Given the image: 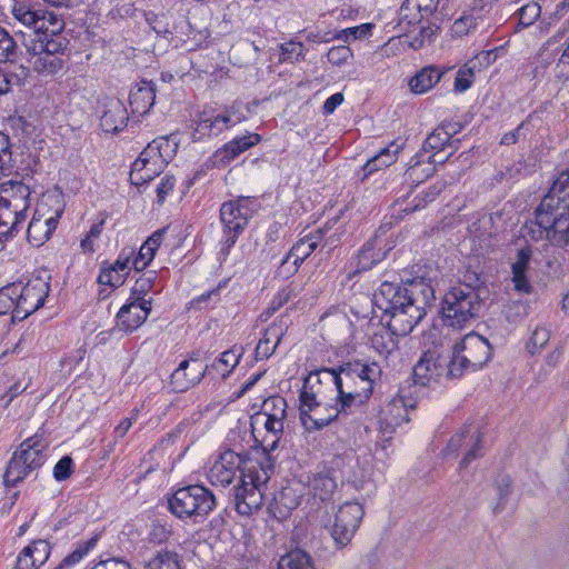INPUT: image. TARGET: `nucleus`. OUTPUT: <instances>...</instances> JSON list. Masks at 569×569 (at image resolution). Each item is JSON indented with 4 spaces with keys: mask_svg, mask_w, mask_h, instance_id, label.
<instances>
[{
    "mask_svg": "<svg viewBox=\"0 0 569 569\" xmlns=\"http://www.w3.org/2000/svg\"><path fill=\"white\" fill-rule=\"evenodd\" d=\"M439 27L436 24H429L427 27H422L418 34L413 36L409 41L408 46L413 49L418 50L421 49L426 42L430 43L432 42V38L436 36Z\"/></svg>",
    "mask_w": 569,
    "mask_h": 569,
    "instance_id": "6e6d98bb",
    "label": "nucleus"
},
{
    "mask_svg": "<svg viewBox=\"0 0 569 569\" xmlns=\"http://www.w3.org/2000/svg\"><path fill=\"white\" fill-rule=\"evenodd\" d=\"M144 569H181L180 557L174 551L160 550L146 563Z\"/></svg>",
    "mask_w": 569,
    "mask_h": 569,
    "instance_id": "58836bf2",
    "label": "nucleus"
},
{
    "mask_svg": "<svg viewBox=\"0 0 569 569\" xmlns=\"http://www.w3.org/2000/svg\"><path fill=\"white\" fill-rule=\"evenodd\" d=\"M91 569H132L131 565L120 558H110L99 561Z\"/></svg>",
    "mask_w": 569,
    "mask_h": 569,
    "instance_id": "774afa93",
    "label": "nucleus"
},
{
    "mask_svg": "<svg viewBox=\"0 0 569 569\" xmlns=\"http://www.w3.org/2000/svg\"><path fill=\"white\" fill-rule=\"evenodd\" d=\"M240 472L234 487V506L238 513L249 516L261 508L268 482L273 472V461L266 455L244 457L232 450L222 452L208 472L213 486L227 487Z\"/></svg>",
    "mask_w": 569,
    "mask_h": 569,
    "instance_id": "f257e3e1",
    "label": "nucleus"
},
{
    "mask_svg": "<svg viewBox=\"0 0 569 569\" xmlns=\"http://www.w3.org/2000/svg\"><path fill=\"white\" fill-rule=\"evenodd\" d=\"M541 1V3L529 2L518 10L519 23L522 27L531 26L540 17L542 9L548 10L551 0Z\"/></svg>",
    "mask_w": 569,
    "mask_h": 569,
    "instance_id": "ea45409f",
    "label": "nucleus"
},
{
    "mask_svg": "<svg viewBox=\"0 0 569 569\" xmlns=\"http://www.w3.org/2000/svg\"><path fill=\"white\" fill-rule=\"evenodd\" d=\"M498 503L495 506V512H501L506 501L512 491V481L508 476H501L497 480Z\"/></svg>",
    "mask_w": 569,
    "mask_h": 569,
    "instance_id": "13d9d810",
    "label": "nucleus"
},
{
    "mask_svg": "<svg viewBox=\"0 0 569 569\" xmlns=\"http://www.w3.org/2000/svg\"><path fill=\"white\" fill-rule=\"evenodd\" d=\"M423 18L427 17L416 8H411L410 4H408V0H405L399 12V26H415Z\"/></svg>",
    "mask_w": 569,
    "mask_h": 569,
    "instance_id": "4d7b16f0",
    "label": "nucleus"
},
{
    "mask_svg": "<svg viewBox=\"0 0 569 569\" xmlns=\"http://www.w3.org/2000/svg\"><path fill=\"white\" fill-rule=\"evenodd\" d=\"M150 310L151 302L140 298L122 306L117 315L119 328L128 332L136 330L147 320Z\"/></svg>",
    "mask_w": 569,
    "mask_h": 569,
    "instance_id": "f3484780",
    "label": "nucleus"
},
{
    "mask_svg": "<svg viewBox=\"0 0 569 569\" xmlns=\"http://www.w3.org/2000/svg\"><path fill=\"white\" fill-rule=\"evenodd\" d=\"M446 366L443 371V377L446 378H459L462 376L463 371L468 368V363H462L461 351L458 350L457 345L452 348V356L445 355Z\"/></svg>",
    "mask_w": 569,
    "mask_h": 569,
    "instance_id": "79ce46f5",
    "label": "nucleus"
},
{
    "mask_svg": "<svg viewBox=\"0 0 569 569\" xmlns=\"http://www.w3.org/2000/svg\"><path fill=\"white\" fill-rule=\"evenodd\" d=\"M302 499V488L300 485H289L283 487L274 497L272 509L279 517L284 518L292 510L297 509Z\"/></svg>",
    "mask_w": 569,
    "mask_h": 569,
    "instance_id": "b1692460",
    "label": "nucleus"
},
{
    "mask_svg": "<svg viewBox=\"0 0 569 569\" xmlns=\"http://www.w3.org/2000/svg\"><path fill=\"white\" fill-rule=\"evenodd\" d=\"M347 370L351 371V369H355L356 366L359 369V379L367 380L370 382V385L375 386V383L381 378L382 369L379 363L377 362H361V361H353V362H347L342 365Z\"/></svg>",
    "mask_w": 569,
    "mask_h": 569,
    "instance_id": "a19ab883",
    "label": "nucleus"
},
{
    "mask_svg": "<svg viewBox=\"0 0 569 569\" xmlns=\"http://www.w3.org/2000/svg\"><path fill=\"white\" fill-rule=\"evenodd\" d=\"M284 330L281 326H277L276 323L268 327L264 331L263 337L260 339L256 347V359H268L273 355L276 348L280 343Z\"/></svg>",
    "mask_w": 569,
    "mask_h": 569,
    "instance_id": "473e14b6",
    "label": "nucleus"
},
{
    "mask_svg": "<svg viewBox=\"0 0 569 569\" xmlns=\"http://www.w3.org/2000/svg\"><path fill=\"white\" fill-rule=\"evenodd\" d=\"M66 46L64 38L60 37L59 33H48V30L42 31L26 43L28 53L46 52L50 56H60Z\"/></svg>",
    "mask_w": 569,
    "mask_h": 569,
    "instance_id": "4be33fe9",
    "label": "nucleus"
},
{
    "mask_svg": "<svg viewBox=\"0 0 569 569\" xmlns=\"http://www.w3.org/2000/svg\"><path fill=\"white\" fill-rule=\"evenodd\" d=\"M278 569H315L311 557L301 549H295L282 556L278 562Z\"/></svg>",
    "mask_w": 569,
    "mask_h": 569,
    "instance_id": "4c0bfd02",
    "label": "nucleus"
},
{
    "mask_svg": "<svg viewBox=\"0 0 569 569\" xmlns=\"http://www.w3.org/2000/svg\"><path fill=\"white\" fill-rule=\"evenodd\" d=\"M29 76V68L0 63V96L8 93L13 87L22 84Z\"/></svg>",
    "mask_w": 569,
    "mask_h": 569,
    "instance_id": "c85d7f7f",
    "label": "nucleus"
},
{
    "mask_svg": "<svg viewBox=\"0 0 569 569\" xmlns=\"http://www.w3.org/2000/svg\"><path fill=\"white\" fill-rule=\"evenodd\" d=\"M58 217L41 219L33 217L28 224L27 239L34 247L42 246L54 231L58 224Z\"/></svg>",
    "mask_w": 569,
    "mask_h": 569,
    "instance_id": "a878e982",
    "label": "nucleus"
},
{
    "mask_svg": "<svg viewBox=\"0 0 569 569\" xmlns=\"http://www.w3.org/2000/svg\"><path fill=\"white\" fill-rule=\"evenodd\" d=\"M538 226L559 246H569V168L553 181L536 209Z\"/></svg>",
    "mask_w": 569,
    "mask_h": 569,
    "instance_id": "7ed1b4c3",
    "label": "nucleus"
},
{
    "mask_svg": "<svg viewBox=\"0 0 569 569\" xmlns=\"http://www.w3.org/2000/svg\"><path fill=\"white\" fill-rule=\"evenodd\" d=\"M480 309V298L471 286L451 288L442 299L441 315L447 326L463 328Z\"/></svg>",
    "mask_w": 569,
    "mask_h": 569,
    "instance_id": "39448f33",
    "label": "nucleus"
},
{
    "mask_svg": "<svg viewBox=\"0 0 569 569\" xmlns=\"http://www.w3.org/2000/svg\"><path fill=\"white\" fill-rule=\"evenodd\" d=\"M408 409H415V402L406 401L402 396H397L390 400L387 407L390 421L387 418L379 421V433L383 437V442L391 439L396 426L409 421Z\"/></svg>",
    "mask_w": 569,
    "mask_h": 569,
    "instance_id": "dca6fc26",
    "label": "nucleus"
},
{
    "mask_svg": "<svg viewBox=\"0 0 569 569\" xmlns=\"http://www.w3.org/2000/svg\"><path fill=\"white\" fill-rule=\"evenodd\" d=\"M300 407H299V416L300 420L302 421L308 415H310L315 408H318L323 402L318 401L316 398V395L312 392H309L307 390H302L300 392Z\"/></svg>",
    "mask_w": 569,
    "mask_h": 569,
    "instance_id": "bf43d9fd",
    "label": "nucleus"
},
{
    "mask_svg": "<svg viewBox=\"0 0 569 569\" xmlns=\"http://www.w3.org/2000/svg\"><path fill=\"white\" fill-rule=\"evenodd\" d=\"M365 511L359 502H345L336 511L333 519L323 520L326 527H330V533L336 545L346 547L358 530Z\"/></svg>",
    "mask_w": 569,
    "mask_h": 569,
    "instance_id": "6e6552de",
    "label": "nucleus"
},
{
    "mask_svg": "<svg viewBox=\"0 0 569 569\" xmlns=\"http://www.w3.org/2000/svg\"><path fill=\"white\" fill-rule=\"evenodd\" d=\"M338 219H333L328 221L325 227L319 228L316 232H311L300 239L289 251L287 258L283 260L286 263L288 260L292 259V263L296 269L298 266L305 261L319 246V241L323 239L325 234L331 229V223H336Z\"/></svg>",
    "mask_w": 569,
    "mask_h": 569,
    "instance_id": "a211bd4d",
    "label": "nucleus"
},
{
    "mask_svg": "<svg viewBox=\"0 0 569 569\" xmlns=\"http://www.w3.org/2000/svg\"><path fill=\"white\" fill-rule=\"evenodd\" d=\"M126 273H121L119 271L112 270L109 267H102L100 274L98 277V281L101 284L110 286V287H119L124 282Z\"/></svg>",
    "mask_w": 569,
    "mask_h": 569,
    "instance_id": "052dcab7",
    "label": "nucleus"
},
{
    "mask_svg": "<svg viewBox=\"0 0 569 569\" xmlns=\"http://www.w3.org/2000/svg\"><path fill=\"white\" fill-rule=\"evenodd\" d=\"M239 357L233 350H227L209 368L217 370L224 378L238 365Z\"/></svg>",
    "mask_w": 569,
    "mask_h": 569,
    "instance_id": "de8ad7c7",
    "label": "nucleus"
},
{
    "mask_svg": "<svg viewBox=\"0 0 569 569\" xmlns=\"http://www.w3.org/2000/svg\"><path fill=\"white\" fill-rule=\"evenodd\" d=\"M154 254H156V252L150 247H148L147 244L143 243L139 250L138 256L134 258V260L132 262L133 268L137 271H141V270L146 269L149 266V263L152 261Z\"/></svg>",
    "mask_w": 569,
    "mask_h": 569,
    "instance_id": "338daca9",
    "label": "nucleus"
},
{
    "mask_svg": "<svg viewBox=\"0 0 569 569\" xmlns=\"http://www.w3.org/2000/svg\"><path fill=\"white\" fill-rule=\"evenodd\" d=\"M338 482L329 471L319 472L312 476L308 482V490L310 498L307 503L310 506V511L319 512L322 506L326 508L331 501Z\"/></svg>",
    "mask_w": 569,
    "mask_h": 569,
    "instance_id": "f8f14e48",
    "label": "nucleus"
},
{
    "mask_svg": "<svg viewBox=\"0 0 569 569\" xmlns=\"http://www.w3.org/2000/svg\"><path fill=\"white\" fill-rule=\"evenodd\" d=\"M243 119V114L238 113L234 106L224 108L220 113H216L213 110H203L199 116L194 132L200 137L218 136Z\"/></svg>",
    "mask_w": 569,
    "mask_h": 569,
    "instance_id": "9b49d317",
    "label": "nucleus"
},
{
    "mask_svg": "<svg viewBox=\"0 0 569 569\" xmlns=\"http://www.w3.org/2000/svg\"><path fill=\"white\" fill-rule=\"evenodd\" d=\"M29 64L39 74L53 76L63 68V60L60 56H50L46 52L29 53Z\"/></svg>",
    "mask_w": 569,
    "mask_h": 569,
    "instance_id": "f704fd0d",
    "label": "nucleus"
},
{
    "mask_svg": "<svg viewBox=\"0 0 569 569\" xmlns=\"http://www.w3.org/2000/svg\"><path fill=\"white\" fill-rule=\"evenodd\" d=\"M262 421L266 433H282L283 421L274 417L266 416V413H258L254 418V422Z\"/></svg>",
    "mask_w": 569,
    "mask_h": 569,
    "instance_id": "69168bd1",
    "label": "nucleus"
},
{
    "mask_svg": "<svg viewBox=\"0 0 569 569\" xmlns=\"http://www.w3.org/2000/svg\"><path fill=\"white\" fill-rule=\"evenodd\" d=\"M127 120V109L118 101L103 112L100 126L106 132L117 133L126 127Z\"/></svg>",
    "mask_w": 569,
    "mask_h": 569,
    "instance_id": "2f4dec72",
    "label": "nucleus"
},
{
    "mask_svg": "<svg viewBox=\"0 0 569 569\" xmlns=\"http://www.w3.org/2000/svg\"><path fill=\"white\" fill-rule=\"evenodd\" d=\"M359 368L356 366L351 371L343 366L339 370L326 369L323 372L330 375L339 393V405L342 410L347 408H361L372 396L373 386L366 379H359Z\"/></svg>",
    "mask_w": 569,
    "mask_h": 569,
    "instance_id": "0eeeda50",
    "label": "nucleus"
},
{
    "mask_svg": "<svg viewBox=\"0 0 569 569\" xmlns=\"http://www.w3.org/2000/svg\"><path fill=\"white\" fill-rule=\"evenodd\" d=\"M50 556L48 541L39 539L24 547L18 556L16 569H38Z\"/></svg>",
    "mask_w": 569,
    "mask_h": 569,
    "instance_id": "aec40b11",
    "label": "nucleus"
},
{
    "mask_svg": "<svg viewBox=\"0 0 569 569\" xmlns=\"http://www.w3.org/2000/svg\"><path fill=\"white\" fill-rule=\"evenodd\" d=\"M433 300L435 290L423 280H412L405 287L385 281L373 295L381 321L399 333H410Z\"/></svg>",
    "mask_w": 569,
    "mask_h": 569,
    "instance_id": "f03ea898",
    "label": "nucleus"
},
{
    "mask_svg": "<svg viewBox=\"0 0 569 569\" xmlns=\"http://www.w3.org/2000/svg\"><path fill=\"white\" fill-rule=\"evenodd\" d=\"M475 68L476 62L471 60L459 69L455 80V89L457 91L462 92L471 87L475 77Z\"/></svg>",
    "mask_w": 569,
    "mask_h": 569,
    "instance_id": "09e8293b",
    "label": "nucleus"
},
{
    "mask_svg": "<svg viewBox=\"0 0 569 569\" xmlns=\"http://www.w3.org/2000/svg\"><path fill=\"white\" fill-rule=\"evenodd\" d=\"M260 141L258 133H251L248 136L239 137L230 142L226 143L223 148L218 151V156L222 160L230 161L234 159L241 152L248 150Z\"/></svg>",
    "mask_w": 569,
    "mask_h": 569,
    "instance_id": "c9c22d12",
    "label": "nucleus"
},
{
    "mask_svg": "<svg viewBox=\"0 0 569 569\" xmlns=\"http://www.w3.org/2000/svg\"><path fill=\"white\" fill-rule=\"evenodd\" d=\"M99 538L100 533H97L89 540L79 543L76 550L62 560L58 569H63L79 562L97 545Z\"/></svg>",
    "mask_w": 569,
    "mask_h": 569,
    "instance_id": "37998d69",
    "label": "nucleus"
},
{
    "mask_svg": "<svg viewBox=\"0 0 569 569\" xmlns=\"http://www.w3.org/2000/svg\"><path fill=\"white\" fill-rule=\"evenodd\" d=\"M154 142L156 141L149 143L132 163L130 172V181L132 184L141 186L149 182L158 174L157 164L161 161V154L158 152L159 147L154 146Z\"/></svg>",
    "mask_w": 569,
    "mask_h": 569,
    "instance_id": "2eb2a0df",
    "label": "nucleus"
},
{
    "mask_svg": "<svg viewBox=\"0 0 569 569\" xmlns=\"http://www.w3.org/2000/svg\"><path fill=\"white\" fill-rule=\"evenodd\" d=\"M156 101V84L141 81L130 91L129 104L132 113L143 116L149 112Z\"/></svg>",
    "mask_w": 569,
    "mask_h": 569,
    "instance_id": "5701e85b",
    "label": "nucleus"
},
{
    "mask_svg": "<svg viewBox=\"0 0 569 569\" xmlns=\"http://www.w3.org/2000/svg\"><path fill=\"white\" fill-rule=\"evenodd\" d=\"M263 411L261 413H266V416L274 417L276 420H284L287 412V401L284 398L280 396H273L264 400L263 402Z\"/></svg>",
    "mask_w": 569,
    "mask_h": 569,
    "instance_id": "a18cd8bd",
    "label": "nucleus"
},
{
    "mask_svg": "<svg viewBox=\"0 0 569 569\" xmlns=\"http://www.w3.org/2000/svg\"><path fill=\"white\" fill-rule=\"evenodd\" d=\"M408 333H399L389 326H385L371 337L372 348L386 358L398 348V337Z\"/></svg>",
    "mask_w": 569,
    "mask_h": 569,
    "instance_id": "7c9ffc66",
    "label": "nucleus"
},
{
    "mask_svg": "<svg viewBox=\"0 0 569 569\" xmlns=\"http://www.w3.org/2000/svg\"><path fill=\"white\" fill-rule=\"evenodd\" d=\"M47 447L48 443L38 435L22 441L7 466L3 475L4 485L13 487L38 470L46 461Z\"/></svg>",
    "mask_w": 569,
    "mask_h": 569,
    "instance_id": "20e7f679",
    "label": "nucleus"
},
{
    "mask_svg": "<svg viewBox=\"0 0 569 569\" xmlns=\"http://www.w3.org/2000/svg\"><path fill=\"white\" fill-rule=\"evenodd\" d=\"M403 142L392 141L388 147L381 149L375 157L369 159L363 166L365 177L372 172L392 164L399 151L402 149Z\"/></svg>",
    "mask_w": 569,
    "mask_h": 569,
    "instance_id": "c756f323",
    "label": "nucleus"
},
{
    "mask_svg": "<svg viewBox=\"0 0 569 569\" xmlns=\"http://www.w3.org/2000/svg\"><path fill=\"white\" fill-rule=\"evenodd\" d=\"M280 61H300L305 59V47L301 42L289 41L280 46Z\"/></svg>",
    "mask_w": 569,
    "mask_h": 569,
    "instance_id": "603ef678",
    "label": "nucleus"
},
{
    "mask_svg": "<svg viewBox=\"0 0 569 569\" xmlns=\"http://www.w3.org/2000/svg\"><path fill=\"white\" fill-rule=\"evenodd\" d=\"M451 139V132L446 127L436 128L423 143L425 150H441Z\"/></svg>",
    "mask_w": 569,
    "mask_h": 569,
    "instance_id": "49530a36",
    "label": "nucleus"
},
{
    "mask_svg": "<svg viewBox=\"0 0 569 569\" xmlns=\"http://www.w3.org/2000/svg\"><path fill=\"white\" fill-rule=\"evenodd\" d=\"M26 218V214L18 212L0 199V240L18 232Z\"/></svg>",
    "mask_w": 569,
    "mask_h": 569,
    "instance_id": "cd10ccee",
    "label": "nucleus"
},
{
    "mask_svg": "<svg viewBox=\"0 0 569 569\" xmlns=\"http://www.w3.org/2000/svg\"><path fill=\"white\" fill-rule=\"evenodd\" d=\"M443 72L435 67L423 68L409 82L411 91L415 93H425L433 88L441 79Z\"/></svg>",
    "mask_w": 569,
    "mask_h": 569,
    "instance_id": "e433bc0d",
    "label": "nucleus"
},
{
    "mask_svg": "<svg viewBox=\"0 0 569 569\" xmlns=\"http://www.w3.org/2000/svg\"><path fill=\"white\" fill-rule=\"evenodd\" d=\"M18 57V47L13 38L0 27V62H13Z\"/></svg>",
    "mask_w": 569,
    "mask_h": 569,
    "instance_id": "c03bdc74",
    "label": "nucleus"
},
{
    "mask_svg": "<svg viewBox=\"0 0 569 569\" xmlns=\"http://www.w3.org/2000/svg\"><path fill=\"white\" fill-rule=\"evenodd\" d=\"M14 287L13 296L17 309L12 322L22 321L41 308L49 292V284L40 278L26 284L14 283Z\"/></svg>",
    "mask_w": 569,
    "mask_h": 569,
    "instance_id": "9d476101",
    "label": "nucleus"
},
{
    "mask_svg": "<svg viewBox=\"0 0 569 569\" xmlns=\"http://www.w3.org/2000/svg\"><path fill=\"white\" fill-rule=\"evenodd\" d=\"M466 445H471V447L460 462L461 468H466L471 461L480 456L479 451L482 448V437L479 430L471 431Z\"/></svg>",
    "mask_w": 569,
    "mask_h": 569,
    "instance_id": "3c124183",
    "label": "nucleus"
},
{
    "mask_svg": "<svg viewBox=\"0 0 569 569\" xmlns=\"http://www.w3.org/2000/svg\"><path fill=\"white\" fill-rule=\"evenodd\" d=\"M456 345L461 351L462 363H468L473 370L482 368L491 357L489 341L477 333L467 335Z\"/></svg>",
    "mask_w": 569,
    "mask_h": 569,
    "instance_id": "ddd939ff",
    "label": "nucleus"
},
{
    "mask_svg": "<svg viewBox=\"0 0 569 569\" xmlns=\"http://www.w3.org/2000/svg\"><path fill=\"white\" fill-rule=\"evenodd\" d=\"M345 410L339 409L337 406L322 403L318 408L308 415L301 423L308 431L319 430L331 423L339 417Z\"/></svg>",
    "mask_w": 569,
    "mask_h": 569,
    "instance_id": "393cba45",
    "label": "nucleus"
},
{
    "mask_svg": "<svg viewBox=\"0 0 569 569\" xmlns=\"http://www.w3.org/2000/svg\"><path fill=\"white\" fill-rule=\"evenodd\" d=\"M14 283L4 286L0 289V316H4L11 313V319L13 318V313L16 308L14 302Z\"/></svg>",
    "mask_w": 569,
    "mask_h": 569,
    "instance_id": "5fc2aeb1",
    "label": "nucleus"
},
{
    "mask_svg": "<svg viewBox=\"0 0 569 569\" xmlns=\"http://www.w3.org/2000/svg\"><path fill=\"white\" fill-rule=\"evenodd\" d=\"M352 58V51L347 46H337L327 52V59L335 66H341Z\"/></svg>",
    "mask_w": 569,
    "mask_h": 569,
    "instance_id": "680f3d73",
    "label": "nucleus"
},
{
    "mask_svg": "<svg viewBox=\"0 0 569 569\" xmlns=\"http://www.w3.org/2000/svg\"><path fill=\"white\" fill-rule=\"evenodd\" d=\"M383 254L373 251V242H367L358 254V268L361 270L370 269L376 262L382 259Z\"/></svg>",
    "mask_w": 569,
    "mask_h": 569,
    "instance_id": "864d4df0",
    "label": "nucleus"
},
{
    "mask_svg": "<svg viewBox=\"0 0 569 569\" xmlns=\"http://www.w3.org/2000/svg\"><path fill=\"white\" fill-rule=\"evenodd\" d=\"M31 190L22 181H7L0 184V199L8 206L27 216L31 203Z\"/></svg>",
    "mask_w": 569,
    "mask_h": 569,
    "instance_id": "6ab92c4d",
    "label": "nucleus"
},
{
    "mask_svg": "<svg viewBox=\"0 0 569 569\" xmlns=\"http://www.w3.org/2000/svg\"><path fill=\"white\" fill-rule=\"evenodd\" d=\"M446 358L438 349H429L422 353L413 367V380L416 385L427 386L432 380L443 377Z\"/></svg>",
    "mask_w": 569,
    "mask_h": 569,
    "instance_id": "4468645a",
    "label": "nucleus"
},
{
    "mask_svg": "<svg viewBox=\"0 0 569 569\" xmlns=\"http://www.w3.org/2000/svg\"><path fill=\"white\" fill-rule=\"evenodd\" d=\"M550 338L549 330L543 327H537L530 338L528 343V349L531 353H535L537 350L541 349Z\"/></svg>",
    "mask_w": 569,
    "mask_h": 569,
    "instance_id": "e2e57ef3",
    "label": "nucleus"
},
{
    "mask_svg": "<svg viewBox=\"0 0 569 569\" xmlns=\"http://www.w3.org/2000/svg\"><path fill=\"white\" fill-rule=\"evenodd\" d=\"M73 461L69 456L62 457L53 468V476L56 480L62 481L72 475Z\"/></svg>",
    "mask_w": 569,
    "mask_h": 569,
    "instance_id": "0e129e2a",
    "label": "nucleus"
},
{
    "mask_svg": "<svg viewBox=\"0 0 569 569\" xmlns=\"http://www.w3.org/2000/svg\"><path fill=\"white\" fill-rule=\"evenodd\" d=\"M253 201L248 197H239L236 200L224 202L220 209V218L227 232L223 250L228 251L237 241L238 234L248 224L252 209L249 204Z\"/></svg>",
    "mask_w": 569,
    "mask_h": 569,
    "instance_id": "1a4fd4ad",
    "label": "nucleus"
},
{
    "mask_svg": "<svg viewBox=\"0 0 569 569\" xmlns=\"http://www.w3.org/2000/svg\"><path fill=\"white\" fill-rule=\"evenodd\" d=\"M189 366L190 361L183 360L171 373L170 386L174 392H184L198 385L202 380L206 371L209 370V366H206L203 369L192 367L190 372H187Z\"/></svg>",
    "mask_w": 569,
    "mask_h": 569,
    "instance_id": "412c9836",
    "label": "nucleus"
},
{
    "mask_svg": "<svg viewBox=\"0 0 569 569\" xmlns=\"http://www.w3.org/2000/svg\"><path fill=\"white\" fill-rule=\"evenodd\" d=\"M531 253L529 248H521L518 250L516 261L511 266L515 289L525 293H530L531 291V286L526 276L531 260Z\"/></svg>",
    "mask_w": 569,
    "mask_h": 569,
    "instance_id": "bb28decb",
    "label": "nucleus"
},
{
    "mask_svg": "<svg viewBox=\"0 0 569 569\" xmlns=\"http://www.w3.org/2000/svg\"><path fill=\"white\" fill-rule=\"evenodd\" d=\"M168 502L170 511L180 519L206 517L217 503L213 493L200 485L178 489Z\"/></svg>",
    "mask_w": 569,
    "mask_h": 569,
    "instance_id": "423d86ee",
    "label": "nucleus"
},
{
    "mask_svg": "<svg viewBox=\"0 0 569 569\" xmlns=\"http://www.w3.org/2000/svg\"><path fill=\"white\" fill-rule=\"evenodd\" d=\"M12 13L22 24L33 29L34 37L49 29V26H44L41 20V10H32L26 3H16Z\"/></svg>",
    "mask_w": 569,
    "mask_h": 569,
    "instance_id": "72a5a7b5",
    "label": "nucleus"
},
{
    "mask_svg": "<svg viewBox=\"0 0 569 569\" xmlns=\"http://www.w3.org/2000/svg\"><path fill=\"white\" fill-rule=\"evenodd\" d=\"M12 161V151L10 138L0 131V179L10 171Z\"/></svg>",
    "mask_w": 569,
    "mask_h": 569,
    "instance_id": "8fccbe9b",
    "label": "nucleus"
}]
</instances>
